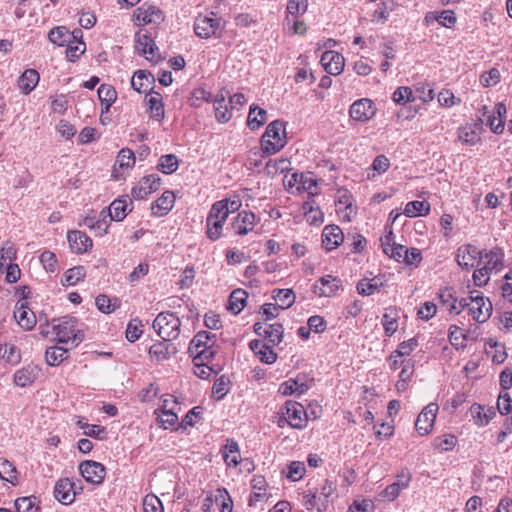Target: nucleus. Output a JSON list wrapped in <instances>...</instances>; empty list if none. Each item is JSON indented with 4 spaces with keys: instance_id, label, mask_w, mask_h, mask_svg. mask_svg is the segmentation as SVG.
<instances>
[{
    "instance_id": "f257e3e1",
    "label": "nucleus",
    "mask_w": 512,
    "mask_h": 512,
    "mask_svg": "<svg viewBox=\"0 0 512 512\" xmlns=\"http://www.w3.org/2000/svg\"><path fill=\"white\" fill-rule=\"evenodd\" d=\"M216 334L208 331H199L191 340L188 353L193 361H210L216 355Z\"/></svg>"
},
{
    "instance_id": "f03ea898",
    "label": "nucleus",
    "mask_w": 512,
    "mask_h": 512,
    "mask_svg": "<svg viewBox=\"0 0 512 512\" xmlns=\"http://www.w3.org/2000/svg\"><path fill=\"white\" fill-rule=\"evenodd\" d=\"M77 319L73 316H63L52 321L53 330L57 336V342L76 347L84 340L83 331L76 329Z\"/></svg>"
},
{
    "instance_id": "7ed1b4c3",
    "label": "nucleus",
    "mask_w": 512,
    "mask_h": 512,
    "mask_svg": "<svg viewBox=\"0 0 512 512\" xmlns=\"http://www.w3.org/2000/svg\"><path fill=\"white\" fill-rule=\"evenodd\" d=\"M286 145L285 123L275 120L268 124L261 137V148L268 155L280 151Z\"/></svg>"
},
{
    "instance_id": "20e7f679",
    "label": "nucleus",
    "mask_w": 512,
    "mask_h": 512,
    "mask_svg": "<svg viewBox=\"0 0 512 512\" xmlns=\"http://www.w3.org/2000/svg\"><path fill=\"white\" fill-rule=\"evenodd\" d=\"M180 319L172 312H161L154 319L152 327L165 341H172L180 334Z\"/></svg>"
},
{
    "instance_id": "39448f33",
    "label": "nucleus",
    "mask_w": 512,
    "mask_h": 512,
    "mask_svg": "<svg viewBox=\"0 0 512 512\" xmlns=\"http://www.w3.org/2000/svg\"><path fill=\"white\" fill-rule=\"evenodd\" d=\"M222 29L221 19L217 17L199 15L194 22L195 34L203 39L221 37Z\"/></svg>"
},
{
    "instance_id": "423d86ee",
    "label": "nucleus",
    "mask_w": 512,
    "mask_h": 512,
    "mask_svg": "<svg viewBox=\"0 0 512 512\" xmlns=\"http://www.w3.org/2000/svg\"><path fill=\"white\" fill-rule=\"evenodd\" d=\"M336 490V485L330 480H325L319 492L306 494L305 506L307 509L316 508L318 512H324L328 506V498Z\"/></svg>"
},
{
    "instance_id": "0eeeda50",
    "label": "nucleus",
    "mask_w": 512,
    "mask_h": 512,
    "mask_svg": "<svg viewBox=\"0 0 512 512\" xmlns=\"http://www.w3.org/2000/svg\"><path fill=\"white\" fill-rule=\"evenodd\" d=\"M281 414L287 415L291 428L302 430L306 427L307 413L300 403L290 400L286 401L281 408Z\"/></svg>"
},
{
    "instance_id": "6e6552de",
    "label": "nucleus",
    "mask_w": 512,
    "mask_h": 512,
    "mask_svg": "<svg viewBox=\"0 0 512 512\" xmlns=\"http://www.w3.org/2000/svg\"><path fill=\"white\" fill-rule=\"evenodd\" d=\"M377 108L374 102L368 98L356 100L349 109L350 117L358 122H367L376 114Z\"/></svg>"
},
{
    "instance_id": "1a4fd4ad",
    "label": "nucleus",
    "mask_w": 512,
    "mask_h": 512,
    "mask_svg": "<svg viewBox=\"0 0 512 512\" xmlns=\"http://www.w3.org/2000/svg\"><path fill=\"white\" fill-rule=\"evenodd\" d=\"M79 471L85 481L99 485L103 482L106 475L105 466L97 461L86 460L79 464Z\"/></svg>"
},
{
    "instance_id": "9d476101",
    "label": "nucleus",
    "mask_w": 512,
    "mask_h": 512,
    "mask_svg": "<svg viewBox=\"0 0 512 512\" xmlns=\"http://www.w3.org/2000/svg\"><path fill=\"white\" fill-rule=\"evenodd\" d=\"M469 299L471 300L469 312L473 319L478 323L486 322L492 314V303L490 300L480 295L474 296L473 293Z\"/></svg>"
},
{
    "instance_id": "9b49d317",
    "label": "nucleus",
    "mask_w": 512,
    "mask_h": 512,
    "mask_svg": "<svg viewBox=\"0 0 512 512\" xmlns=\"http://www.w3.org/2000/svg\"><path fill=\"white\" fill-rule=\"evenodd\" d=\"M161 185V178L158 174H150L140 179L138 184L131 190V195L137 200L145 199L151 193L157 191Z\"/></svg>"
},
{
    "instance_id": "f8f14e48",
    "label": "nucleus",
    "mask_w": 512,
    "mask_h": 512,
    "mask_svg": "<svg viewBox=\"0 0 512 512\" xmlns=\"http://www.w3.org/2000/svg\"><path fill=\"white\" fill-rule=\"evenodd\" d=\"M438 409L439 407L436 403H429L418 415L415 422V428L421 436L430 433L434 425Z\"/></svg>"
},
{
    "instance_id": "ddd939ff",
    "label": "nucleus",
    "mask_w": 512,
    "mask_h": 512,
    "mask_svg": "<svg viewBox=\"0 0 512 512\" xmlns=\"http://www.w3.org/2000/svg\"><path fill=\"white\" fill-rule=\"evenodd\" d=\"M482 116H487L486 124L495 134H501L504 131L506 106L503 103H497L492 114H488V108L482 107Z\"/></svg>"
},
{
    "instance_id": "4468645a",
    "label": "nucleus",
    "mask_w": 512,
    "mask_h": 512,
    "mask_svg": "<svg viewBox=\"0 0 512 512\" xmlns=\"http://www.w3.org/2000/svg\"><path fill=\"white\" fill-rule=\"evenodd\" d=\"M134 48L140 55H144L150 61L155 58L158 51V47L151 36L147 32L142 33L141 31L135 34Z\"/></svg>"
},
{
    "instance_id": "2eb2a0df",
    "label": "nucleus",
    "mask_w": 512,
    "mask_h": 512,
    "mask_svg": "<svg viewBox=\"0 0 512 512\" xmlns=\"http://www.w3.org/2000/svg\"><path fill=\"white\" fill-rule=\"evenodd\" d=\"M342 288L341 280L332 275L321 277L314 285V293L320 297H331Z\"/></svg>"
},
{
    "instance_id": "dca6fc26",
    "label": "nucleus",
    "mask_w": 512,
    "mask_h": 512,
    "mask_svg": "<svg viewBox=\"0 0 512 512\" xmlns=\"http://www.w3.org/2000/svg\"><path fill=\"white\" fill-rule=\"evenodd\" d=\"M481 252L473 245L467 244L458 248L456 261L460 267L469 270L475 266V263Z\"/></svg>"
},
{
    "instance_id": "f3484780",
    "label": "nucleus",
    "mask_w": 512,
    "mask_h": 512,
    "mask_svg": "<svg viewBox=\"0 0 512 512\" xmlns=\"http://www.w3.org/2000/svg\"><path fill=\"white\" fill-rule=\"evenodd\" d=\"M321 64L327 73L339 75L344 69L345 59L338 52L325 51L321 56Z\"/></svg>"
},
{
    "instance_id": "a211bd4d",
    "label": "nucleus",
    "mask_w": 512,
    "mask_h": 512,
    "mask_svg": "<svg viewBox=\"0 0 512 512\" xmlns=\"http://www.w3.org/2000/svg\"><path fill=\"white\" fill-rule=\"evenodd\" d=\"M256 215L251 211L243 210L232 221V228L238 235H246L254 229Z\"/></svg>"
},
{
    "instance_id": "6ab92c4d",
    "label": "nucleus",
    "mask_w": 512,
    "mask_h": 512,
    "mask_svg": "<svg viewBox=\"0 0 512 512\" xmlns=\"http://www.w3.org/2000/svg\"><path fill=\"white\" fill-rule=\"evenodd\" d=\"M135 18L140 25H146L151 22L162 21L163 14L162 11L156 6L144 3L136 9Z\"/></svg>"
},
{
    "instance_id": "aec40b11",
    "label": "nucleus",
    "mask_w": 512,
    "mask_h": 512,
    "mask_svg": "<svg viewBox=\"0 0 512 512\" xmlns=\"http://www.w3.org/2000/svg\"><path fill=\"white\" fill-rule=\"evenodd\" d=\"M73 487L74 483L71 482L68 478L59 479L54 487L55 498L64 505L71 504L74 501L76 495Z\"/></svg>"
},
{
    "instance_id": "412c9836",
    "label": "nucleus",
    "mask_w": 512,
    "mask_h": 512,
    "mask_svg": "<svg viewBox=\"0 0 512 512\" xmlns=\"http://www.w3.org/2000/svg\"><path fill=\"white\" fill-rule=\"evenodd\" d=\"M344 240L341 228L337 225H328L322 233V244L327 251L336 249Z\"/></svg>"
},
{
    "instance_id": "4be33fe9",
    "label": "nucleus",
    "mask_w": 512,
    "mask_h": 512,
    "mask_svg": "<svg viewBox=\"0 0 512 512\" xmlns=\"http://www.w3.org/2000/svg\"><path fill=\"white\" fill-rule=\"evenodd\" d=\"M41 369L34 364L19 369L14 374V383L20 387L31 385L40 375Z\"/></svg>"
},
{
    "instance_id": "5701e85b",
    "label": "nucleus",
    "mask_w": 512,
    "mask_h": 512,
    "mask_svg": "<svg viewBox=\"0 0 512 512\" xmlns=\"http://www.w3.org/2000/svg\"><path fill=\"white\" fill-rule=\"evenodd\" d=\"M67 239L71 249L77 253L87 252L93 245L92 239L82 231H69Z\"/></svg>"
},
{
    "instance_id": "b1692460",
    "label": "nucleus",
    "mask_w": 512,
    "mask_h": 512,
    "mask_svg": "<svg viewBox=\"0 0 512 512\" xmlns=\"http://www.w3.org/2000/svg\"><path fill=\"white\" fill-rule=\"evenodd\" d=\"M39 79V73L35 69H27L18 78V88L23 94L28 95L35 89Z\"/></svg>"
},
{
    "instance_id": "393cba45",
    "label": "nucleus",
    "mask_w": 512,
    "mask_h": 512,
    "mask_svg": "<svg viewBox=\"0 0 512 512\" xmlns=\"http://www.w3.org/2000/svg\"><path fill=\"white\" fill-rule=\"evenodd\" d=\"M227 94L228 92L222 90L216 95L214 100L215 117L220 123H227L232 117V112L225 102Z\"/></svg>"
},
{
    "instance_id": "a878e982",
    "label": "nucleus",
    "mask_w": 512,
    "mask_h": 512,
    "mask_svg": "<svg viewBox=\"0 0 512 512\" xmlns=\"http://www.w3.org/2000/svg\"><path fill=\"white\" fill-rule=\"evenodd\" d=\"M154 82L155 77L153 74L145 70H137L131 79V86L135 91L142 93L146 92Z\"/></svg>"
},
{
    "instance_id": "bb28decb",
    "label": "nucleus",
    "mask_w": 512,
    "mask_h": 512,
    "mask_svg": "<svg viewBox=\"0 0 512 512\" xmlns=\"http://www.w3.org/2000/svg\"><path fill=\"white\" fill-rule=\"evenodd\" d=\"M168 342L163 340L162 342L154 343L149 348V355L157 361H162L175 354L177 352L176 347Z\"/></svg>"
},
{
    "instance_id": "cd10ccee",
    "label": "nucleus",
    "mask_w": 512,
    "mask_h": 512,
    "mask_svg": "<svg viewBox=\"0 0 512 512\" xmlns=\"http://www.w3.org/2000/svg\"><path fill=\"white\" fill-rule=\"evenodd\" d=\"M398 318L399 313L396 307H389L386 309L381 320L386 336L391 337L397 331Z\"/></svg>"
},
{
    "instance_id": "c85d7f7f",
    "label": "nucleus",
    "mask_w": 512,
    "mask_h": 512,
    "mask_svg": "<svg viewBox=\"0 0 512 512\" xmlns=\"http://www.w3.org/2000/svg\"><path fill=\"white\" fill-rule=\"evenodd\" d=\"M98 98L101 102L102 113L108 112L111 105L117 99V92L115 88L108 84H101L98 88Z\"/></svg>"
},
{
    "instance_id": "c756f323",
    "label": "nucleus",
    "mask_w": 512,
    "mask_h": 512,
    "mask_svg": "<svg viewBox=\"0 0 512 512\" xmlns=\"http://www.w3.org/2000/svg\"><path fill=\"white\" fill-rule=\"evenodd\" d=\"M148 104L150 109V117L158 121L162 120L165 115L162 96L159 92L153 91L152 88H150Z\"/></svg>"
},
{
    "instance_id": "7c9ffc66",
    "label": "nucleus",
    "mask_w": 512,
    "mask_h": 512,
    "mask_svg": "<svg viewBox=\"0 0 512 512\" xmlns=\"http://www.w3.org/2000/svg\"><path fill=\"white\" fill-rule=\"evenodd\" d=\"M70 346L61 347L53 346L48 347L45 352L46 362L49 366H57L62 363L67 357L70 350Z\"/></svg>"
},
{
    "instance_id": "2f4dec72",
    "label": "nucleus",
    "mask_w": 512,
    "mask_h": 512,
    "mask_svg": "<svg viewBox=\"0 0 512 512\" xmlns=\"http://www.w3.org/2000/svg\"><path fill=\"white\" fill-rule=\"evenodd\" d=\"M248 294L243 289H235L229 296L227 309L233 314H239L245 307Z\"/></svg>"
},
{
    "instance_id": "473e14b6",
    "label": "nucleus",
    "mask_w": 512,
    "mask_h": 512,
    "mask_svg": "<svg viewBox=\"0 0 512 512\" xmlns=\"http://www.w3.org/2000/svg\"><path fill=\"white\" fill-rule=\"evenodd\" d=\"M398 477L405 478L403 484L393 482L392 484L388 485L382 492L383 497L388 499L389 501H394L399 496L401 490L409 486V482L411 480V475L409 472L405 473L404 471H402V473L398 475Z\"/></svg>"
},
{
    "instance_id": "72a5a7b5",
    "label": "nucleus",
    "mask_w": 512,
    "mask_h": 512,
    "mask_svg": "<svg viewBox=\"0 0 512 512\" xmlns=\"http://www.w3.org/2000/svg\"><path fill=\"white\" fill-rule=\"evenodd\" d=\"M267 120V111L256 104L250 106L247 125L251 130L260 128Z\"/></svg>"
},
{
    "instance_id": "f704fd0d",
    "label": "nucleus",
    "mask_w": 512,
    "mask_h": 512,
    "mask_svg": "<svg viewBox=\"0 0 512 512\" xmlns=\"http://www.w3.org/2000/svg\"><path fill=\"white\" fill-rule=\"evenodd\" d=\"M223 459L228 466L236 467L239 463V445L233 439H228L226 445L223 447Z\"/></svg>"
},
{
    "instance_id": "c9c22d12",
    "label": "nucleus",
    "mask_w": 512,
    "mask_h": 512,
    "mask_svg": "<svg viewBox=\"0 0 512 512\" xmlns=\"http://www.w3.org/2000/svg\"><path fill=\"white\" fill-rule=\"evenodd\" d=\"M14 317L17 320L18 324L27 329H32L36 324V317L32 311H29L24 303L21 304L20 307L16 308L14 312Z\"/></svg>"
},
{
    "instance_id": "e433bc0d",
    "label": "nucleus",
    "mask_w": 512,
    "mask_h": 512,
    "mask_svg": "<svg viewBox=\"0 0 512 512\" xmlns=\"http://www.w3.org/2000/svg\"><path fill=\"white\" fill-rule=\"evenodd\" d=\"M127 208L128 204L126 199H117L110 204L108 210L106 211L110 220L122 221L127 216Z\"/></svg>"
},
{
    "instance_id": "4c0bfd02",
    "label": "nucleus",
    "mask_w": 512,
    "mask_h": 512,
    "mask_svg": "<svg viewBox=\"0 0 512 512\" xmlns=\"http://www.w3.org/2000/svg\"><path fill=\"white\" fill-rule=\"evenodd\" d=\"M309 387L306 383H299L297 379H289L279 386V392L283 396L292 395L298 392V395H302L308 391Z\"/></svg>"
},
{
    "instance_id": "58836bf2",
    "label": "nucleus",
    "mask_w": 512,
    "mask_h": 512,
    "mask_svg": "<svg viewBox=\"0 0 512 512\" xmlns=\"http://www.w3.org/2000/svg\"><path fill=\"white\" fill-rule=\"evenodd\" d=\"M458 139L466 145H475L481 141L480 132L466 124L458 128Z\"/></svg>"
},
{
    "instance_id": "ea45409f",
    "label": "nucleus",
    "mask_w": 512,
    "mask_h": 512,
    "mask_svg": "<svg viewBox=\"0 0 512 512\" xmlns=\"http://www.w3.org/2000/svg\"><path fill=\"white\" fill-rule=\"evenodd\" d=\"M179 166L178 157L175 154L162 155L157 164V169L164 174L174 173Z\"/></svg>"
},
{
    "instance_id": "a19ab883",
    "label": "nucleus",
    "mask_w": 512,
    "mask_h": 512,
    "mask_svg": "<svg viewBox=\"0 0 512 512\" xmlns=\"http://www.w3.org/2000/svg\"><path fill=\"white\" fill-rule=\"evenodd\" d=\"M430 211V204L427 201H411L408 202L404 209L407 217H416L427 215Z\"/></svg>"
},
{
    "instance_id": "79ce46f5",
    "label": "nucleus",
    "mask_w": 512,
    "mask_h": 512,
    "mask_svg": "<svg viewBox=\"0 0 512 512\" xmlns=\"http://www.w3.org/2000/svg\"><path fill=\"white\" fill-rule=\"evenodd\" d=\"M284 327L281 323L269 324L263 337L268 341L267 344L278 345L283 340Z\"/></svg>"
},
{
    "instance_id": "37998d69",
    "label": "nucleus",
    "mask_w": 512,
    "mask_h": 512,
    "mask_svg": "<svg viewBox=\"0 0 512 512\" xmlns=\"http://www.w3.org/2000/svg\"><path fill=\"white\" fill-rule=\"evenodd\" d=\"M0 479L12 485L18 482L16 467L8 460H0Z\"/></svg>"
},
{
    "instance_id": "c03bdc74",
    "label": "nucleus",
    "mask_w": 512,
    "mask_h": 512,
    "mask_svg": "<svg viewBox=\"0 0 512 512\" xmlns=\"http://www.w3.org/2000/svg\"><path fill=\"white\" fill-rule=\"evenodd\" d=\"M226 219L227 218H218V219L217 218L211 219L209 217L206 218V227H207L206 235L210 240L216 241L217 239L220 238L222 229H223V225H224Z\"/></svg>"
},
{
    "instance_id": "a18cd8bd",
    "label": "nucleus",
    "mask_w": 512,
    "mask_h": 512,
    "mask_svg": "<svg viewBox=\"0 0 512 512\" xmlns=\"http://www.w3.org/2000/svg\"><path fill=\"white\" fill-rule=\"evenodd\" d=\"M86 276V270L83 266H75L68 269L61 279L62 285H75Z\"/></svg>"
},
{
    "instance_id": "49530a36",
    "label": "nucleus",
    "mask_w": 512,
    "mask_h": 512,
    "mask_svg": "<svg viewBox=\"0 0 512 512\" xmlns=\"http://www.w3.org/2000/svg\"><path fill=\"white\" fill-rule=\"evenodd\" d=\"M273 298L279 302V308L288 309L295 301V294L291 289H275Z\"/></svg>"
},
{
    "instance_id": "de8ad7c7",
    "label": "nucleus",
    "mask_w": 512,
    "mask_h": 512,
    "mask_svg": "<svg viewBox=\"0 0 512 512\" xmlns=\"http://www.w3.org/2000/svg\"><path fill=\"white\" fill-rule=\"evenodd\" d=\"M48 38L53 44L64 46L66 43L70 42L71 35L64 26H59L50 30Z\"/></svg>"
},
{
    "instance_id": "09e8293b",
    "label": "nucleus",
    "mask_w": 512,
    "mask_h": 512,
    "mask_svg": "<svg viewBox=\"0 0 512 512\" xmlns=\"http://www.w3.org/2000/svg\"><path fill=\"white\" fill-rule=\"evenodd\" d=\"M95 304L101 312L109 314L120 307V300L117 298L111 300L108 296L100 294L96 297Z\"/></svg>"
},
{
    "instance_id": "8fccbe9b",
    "label": "nucleus",
    "mask_w": 512,
    "mask_h": 512,
    "mask_svg": "<svg viewBox=\"0 0 512 512\" xmlns=\"http://www.w3.org/2000/svg\"><path fill=\"white\" fill-rule=\"evenodd\" d=\"M290 161L287 159L269 160L265 165V172L269 176L284 173L290 169Z\"/></svg>"
},
{
    "instance_id": "3c124183",
    "label": "nucleus",
    "mask_w": 512,
    "mask_h": 512,
    "mask_svg": "<svg viewBox=\"0 0 512 512\" xmlns=\"http://www.w3.org/2000/svg\"><path fill=\"white\" fill-rule=\"evenodd\" d=\"M503 253L500 248H493L491 251L485 253L486 264L484 266H490L488 269L490 272L493 270H499L502 266Z\"/></svg>"
},
{
    "instance_id": "603ef678",
    "label": "nucleus",
    "mask_w": 512,
    "mask_h": 512,
    "mask_svg": "<svg viewBox=\"0 0 512 512\" xmlns=\"http://www.w3.org/2000/svg\"><path fill=\"white\" fill-rule=\"evenodd\" d=\"M392 99L397 104H405L407 102H414L416 97L410 87L401 86L394 91Z\"/></svg>"
},
{
    "instance_id": "864d4df0",
    "label": "nucleus",
    "mask_w": 512,
    "mask_h": 512,
    "mask_svg": "<svg viewBox=\"0 0 512 512\" xmlns=\"http://www.w3.org/2000/svg\"><path fill=\"white\" fill-rule=\"evenodd\" d=\"M36 497H20L15 500V509L17 512H36L39 508L36 506Z\"/></svg>"
},
{
    "instance_id": "5fc2aeb1",
    "label": "nucleus",
    "mask_w": 512,
    "mask_h": 512,
    "mask_svg": "<svg viewBox=\"0 0 512 512\" xmlns=\"http://www.w3.org/2000/svg\"><path fill=\"white\" fill-rule=\"evenodd\" d=\"M419 345L418 338L413 337L409 340L403 341L399 344L397 350L392 352L391 359L395 357H402V356H408L416 349V347Z\"/></svg>"
},
{
    "instance_id": "6e6d98bb",
    "label": "nucleus",
    "mask_w": 512,
    "mask_h": 512,
    "mask_svg": "<svg viewBox=\"0 0 512 512\" xmlns=\"http://www.w3.org/2000/svg\"><path fill=\"white\" fill-rule=\"evenodd\" d=\"M229 216V208H228V199H224V200H220V201H216L209 213H208V216L209 218L211 219H215V218H228Z\"/></svg>"
},
{
    "instance_id": "4d7b16f0",
    "label": "nucleus",
    "mask_w": 512,
    "mask_h": 512,
    "mask_svg": "<svg viewBox=\"0 0 512 512\" xmlns=\"http://www.w3.org/2000/svg\"><path fill=\"white\" fill-rule=\"evenodd\" d=\"M167 401L164 400V409L162 414L158 416L157 421L164 429L174 426L178 421V416L172 410L166 409Z\"/></svg>"
},
{
    "instance_id": "13d9d810",
    "label": "nucleus",
    "mask_w": 512,
    "mask_h": 512,
    "mask_svg": "<svg viewBox=\"0 0 512 512\" xmlns=\"http://www.w3.org/2000/svg\"><path fill=\"white\" fill-rule=\"evenodd\" d=\"M116 163L120 169L131 168L135 164V154L129 148H123L117 155Z\"/></svg>"
},
{
    "instance_id": "bf43d9fd",
    "label": "nucleus",
    "mask_w": 512,
    "mask_h": 512,
    "mask_svg": "<svg viewBox=\"0 0 512 512\" xmlns=\"http://www.w3.org/2000/svg\"><path fill=\"white\" fill-rule=\"evenodd\" d=\"M111 221L112 220H110L106 209H103L99 213L98 218H96L95 227L93 230L94 235L95 236H103L104 234H106Z\"/></svg>"
},
{
    "instance_id": "052dcab7",
    "label": "nucleus",
    "mask_w": 512,
    "mask_h": 512,
    "mask_svg": "<svg viewBox=\"0 0 512 512\" xmlns=\"http://www.w3.org/2000/svg\"><path fill=\"white\" fill-rule=\"evenodd\" d=\"M449 341L456 348H464L466 346V336L462 333V330L456 326L451 325L449 328Z\"/></svg>"
},
{
    "instance_id": "680f3d73",
    "label": "nucleus",
    "mask_w": 512,
    "mask_h": 512,
    "mask_svg": "<svg viewBox=\"0 0 512 512\" xmlns=\"http://www.w3.org/2000/svg\"><path fill=\"white\" fill-rule=\"evenodd\" d=\"M144 512H164L161 500L154 494H148L143 499Z\"/></svg>"
},
{
    "instance_id": "e2e57ef3",
    "label": "nucleus",
    "mask_w": 512,
    "mask_h": 512,
    "mask_svg": "<svg viewBox=\"0 0 512 512\" xmlns=\"http://www.w3.org/2000/svg\"><path fill=\"white\" fill-rule=\"evenodd\" d=\"M303 210L307 221L311 224H320L323 221V213L319 208H314L310 202L303 204Z\"/></svg>"
},
{
    "instance_id": "0e129e2a",
    "label": "nucleus",
    "mask_w": 512,
    "mask_h": 512,
    "mask_svg": "<svg viewBox=\"0 0 512 512\" xmlns=\"http://www.w3.org/2000/svg\"><path fill=\"white\" fill-rule=\"evenodd\" d=\"M16 259V249L10 241H6L0 248V267Z\"/></svg>"
},
{
    "instance_id": "69168bd1",
    "label": "nucleus",
    "mask_w": 512,
    "mask_h": 512,
    "mask_svg": "<svg viewBox=\"0 0 512 512\" xmlns=\"http://www.w3.org/2000/svg\"><path fill=\"white\" fill-rule=\"evenodd\" d=\"M457 443V438L454 435H445L444 437H436L433 440V446L441 451L452 450Z\"/></svg>"
},
{
    "instance_id": "338daca9",
    "label": "nucleus",
    "mask_w": 512,
    "mask_h": 512,
    "mask_svg": "<svg viewBox=\"0 0 512 512\" xmlns=\"http://www.w3.org/2000/svg\"><path fill=\"white\" fill-rule=\"evenodd\" d=\"M175 196L173 192L171 191H165L161 197H159L156 202L155 206L159 209L164 211V213H168L173 208Z\"/></svg>"
},
{
    "instance_id": "774afa93",
    "label": "nucleus",
    "mask_w": 512,
    "mask_h": 512,
    "mask_svg": "<svg viewBox=\"0 0 512 512\" xmlns=\"http://www.w3.org/2000/svg\"><path fill=\"white\" fill-rule=\"evenodd\" d=\"M219 499L222 500L220 512H232L233 502L228 491L225 488L217 489L216 501H218Z\"/></svg>"
}]
</instances>
